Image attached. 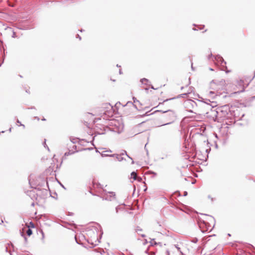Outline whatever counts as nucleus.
Wrapping results in <instances>:
<instances>
[{
    "mask_svg": "<svg viewBox=\"0 0 255 255\" xmlns=\"http://www.w3.org/2000/svg\"><path fill=\"white\" fill-rule=\"evenodd\" d=\"M214 94V92H212V91H210V95H212V94Z\"/></svg>",
    "mask_w": 255,
    "mask_h": 255,
    "instance_id": "obj_31",
    "label": "nucleus"
},
{
    "mask_svg": "<svg viewBox=\"0 0 255 255\" xmlns=\"http://www.w3.org/2000/svg\"><path fill=\"white\" fill-rule=\"evenodd\" d=\"M215 60L218 63V64H220L221 66L227 68L226 66V62L224 61L222 57L220 55H217L215 57Z\"/></svg>",
    "mask_w": 255,
    "mask_h": 255,
    "instance_id": "obj_4",
    "label": "nucleus"
},
{
    "mask_svg": "<svg viewBox=\"0 0 255 255\" xmlns=\"http://www.w3.org/2000/svg\"><path fill=\"white\" fill-rule=\"evenodd\" d=\"M77 38H79L80 40H81V39L80 36L79 34L77 35Z\"/></svg>",
    "mask_w": 255,
    "mask_h": 255,
    "instance_id": "obj_27",
    "label": "nucleus"
},
{
    "mask_svg": "<svg viewBox=\"0 0 255 255\" xmlns=\"http://www.w3.org/2000/svg\"><path fill=\"white\" fill-rule=\"evenodd\" d=\"M20 234H21V236L24 238L25 242L26 243L27 242V239L25 237V236L24 235L23 232H20Z\"/></svg>",
    "mask_w": 255,
    "mask_h": 255,
    "instance_id": "obj_14",
    "label": "nucleus"
},
{
    "mask_svg": "<svg viewBox=\"0 0 255 255\" xmlns=\"http://www.w3.org/2000/svg\"><path fill=\"white\" fill-rule=\"evenodd\" d=\"M34 203H32V206H34Z\"/></svg>",
    "mask_w": 255,
    "mask_h": 255,
    "instance_id": "obj_41",
    "label": "nucleus"
},
{
    "mask_svg": "<svg viewBox=\"0 0 255 255\" xmlns=\"http://www.w3.org/2000/svg\"><path fill=\"white\" fill-rule=\"evenodd\" d=\"M73 153H74V152H71L70 151L66 152L65 153V155L68 156V155L72 154Z\"/></svg>",
    "mask_w": 255,
    "mask_h": 255,
    "instance_id": "obj_17",
    "label": "nucleus"
},
{
    "mask_svg": "<svg viewBox=\"0 0 255 255\" xmlns=\"http://www.w3.org/2000/svg\"><path fill=\"white\" fill-rule=\"evenodd\" d=\"M198 241V239L197 238H195V239H193L192 240V242L194 243H197Z\"/></svg>",
    "mask_w": 255,
    "mask_h": 255,
    "instance_id": "obj_19",
    "label": "nucleus"
},
{
    "mask_svg": "<svg viewBox=\"0 0 255 255\" xmlns=\"http://www.w3.org/2000/svg\"><path fill=\"white\" fill-rule=\"evenodd\" d=\"M141 236H142V237H145V235L143 234V235H141Z\"/></svg>",
    "mask_w": 255,
    "mask_h": 255,
    "instance_id": "obj_36",
    "label": "nucleus"
},
{
    "mask_svg": "<svg viewBox=\"0 0 255 255\" xmlns=\"http://www.w3.org/2000/svg\"><path fill=\"white\" fill-rule=\"evenodd\" d=\"M200 228H201V225H200Z\"/></svg>",
    "mask_w": 255,
    "mask_h": 255,
    "instance_id": "obj_44",
    "label": "nucleus"
},
{
    "mask_svg": "<svg viewBox=\"0 0 255 255\" xmlns=\"http://www.w3.org/2000/svg\"><path fill=\"white\" fill-rule=\"evenodd\" d=\"M183 106L186 111L193 113V109L196 108L197 106L196 103L191 99L185 100L183 103Z\"/></svg>",
    "mask_w": 255,
    "mask_h": 255,
    "instance_id": "obj_1",
    "label": "nucleus"
},
{
    "mask_svg": "<svg viewBox=\"0 0 255 255\" xmlns=\"http://www.w3.org/2000/svg\"><path fill=\"white\" fill-rule=\"evenodd\" d=\"M172 123H173V122H169V123H166V124H162L161 125L157 126V127H161V126H165L170 125V124H172Z\"/></svg>",
    "mask_w": 255,
    "mask_h": 255,
    "instance_id": "obj_15",
    "label": "nucleus"
},
{
    "mask_svg": "<svg viewBox=\"0 0 255 255\" xmlns=\"http://www.w3.org/2000/svg\"><path fill=\"white\" fill-rule=\"evenodd\" d=\"M210 70L211 71L213 70L212 68H210Z\"/></svg>",
    "mask_w": 255,
    "mask_h": 255,
    "instance_id": "obj_43",
    "label": "nucleus"
},
{
    "mask_svg": "<svg viewBox=\"0 0 255 255\" xmlns=\"http://www.w3.org/2000/svg\"><path fill=\"white\" fill-rule=\"evenodd\" d=\"M131 177L133 178L134 180H136L137 177L136 173L134 171L132 172L131 173Z\"/></svg>",
    "mask_w": 255,
    "mask_h": 255,
    "instance_id": "obj_11",
    "label": "nucleus"
},
{
    "mask_svg": "<svg viewBox=\"0 0 255 255\" xmlns=\"http://www.w3.org/2000/svg\"><path fill=\"white\" fill-rule=\"evenodd\" d=\"M218 114V111H213V114L214 116L216 117V118L214 120L215 121H217V114Z\"/></svg>",
    "mask_w": 255,
    "mask_h": 255,
    "instance_id": "obj_12",
    "label": "nucleus"
},
{
    "mask_svg": "<svg viewBox=\"0 0 255 255\" xmlns=\"http://www.w3.org/2000/svg\"><path fill=\"white\" fill-rule=\"evenodd\" d=\"M42 120V121H45V119L44 118H43Z\"/></svg>",
    "mask_w": 255,
    "mask_h": 255,
    "instance_id": "obj_40",
    "label": "nucleus"
},
{
    "mask_svg": "<svg viewBox=\"0 0 255 255\" xmlns=\"http://www.w3.org/2000/svg\"><path fill=\"white\" fill-rule=\"evenodd\" d=\"M174 249H176L177 251L179 252V253L180 254V255H183V253H182V252L181 251V248L179 247V246L178 245H174L173 246H172L170 248V250L171 251H173V250Z\"/></svg>",
    "mask_w": 255,
    "mask_h": 255,
    "instance_id": "obj_5",
    "label": "nucleus"
},
{
    "mask_svg": "<svg viewBox=\"0 0 255 255\" xmlns=\"http://www.w3.org/2000/svg\"><path fill=\"white\" fill-rule=\"evenodd\" d=\"M140 81L142 84H144L145 85H148V83L149 82L148 80L147 79H145V78H143V79H141Z\"/></svg>",
    "mask_w": 255,
    "mask_h": 255,
    "instance_id": "obj_10",
    "label": "nucleus"
},
{
    "mask_svg": "<svg viewBox=\"0 0 255 255\" xmlns=\"http://www.w3.org/2000/svg\"><path fill=\"white\" fill-rule=\"evenodd\" d=\"M209 229L208 228H207L206 230H201V231H202V232H205L206 231H208L209 230Z\"/></svg>",
    "mask_w": 255,
    "mask_h": 255,
    "instance_id": "obj_25",
    "label": "nucleus"
},
{
    "mask_svg": "<svg viewBox=\"0 0 255 255\" xmlns=\"http://www.w3.org/2000/svg\"><path fill=\"white\" fill-rule=\"evenodd\" d=\"M165 255H170V251L168 250H167L165 252Z\"/></svg>",
    "mask_w": 255,
    "mask_h": 255,
    "instance_id": "obj_18",
    "label": "nucleus"
},
{
    "mask_svg": "<svg viewBox=\"0 0 255 255\" xmlns=\"http://www.w3.org/2000/svg\"><path fill=\"white\" fill-rule=\"evenodd\" d=\"M75 241H76V243H77V244H79V242H78V240H77V237H75Z\"/></svg>",
    "mask_w": 255,
    "mask_h": 255,
    "instance_id": "obj_28",
    "label": "nucleus"
},
{
    "mask_svg": "<svg viewBox=\"0 0 255 255\" xmlns=\"http://www.w3.org/2000/svg\"><path fill=\"white\" fill-rule=\"evenodd\" d=\"M119 73H120V74H121L122 73V70H120V71H119Z\"/></svg>",
    "mask_w": 255,
    "mask_h": 255,
    "instance_id": "obj_33",
    "label": "nucleus"
},
{
    "mask_svg": "<svg viewBox=\"0 0 255 255\" xmlns=\"http://www.w3.org/2000/svg\"><path fill=\"white\" fill-rule=\"evenodd\" d=\"M73 147H75L76 148V145H73Z\"/></svg>",
    "mask_w": 255,
    "mask_h": 255,
    "instance_id": "obj_39",
    "label": "nucleus"
},
{
    "mask_svg": "<svg viewBox=\"0 0 255 255\" xmlns=\"http://www.w3.org/2000/svg\"><path fill=\"white\" fill-rule=\"evenodd\" d=\"M16 122H17V123L20 124V126H23V127H24V125L21 124V123L20 122V121H19L18 120H17Z\"/></svg>",
    "mask_w": 255,
    "mask_h": 255,
    "instance_id": "obj_21",
    "label": "nucleus"
},
{
    "mask_svg": "<svg viewBox=\"0 0 255 255\" xmlns=\"http://www.w3.org/2000/svg\"><path fill=\"white\" fill-rule=\"evenodd\" d=\"M43 145L45 147H46L47 148V149L49 150V148L47 146V145L46 144V141L45 140L44 141V142L43 143Z\"/></svg>",
    "mask_w": 255,
    "mask_h": 255,
    "instance_id": "obj_20",
    "label": "nucleus"
},
{
    "mask_svg": "<svg viewBox=\"0 0 255 255\" xmlns=\"http://www.w3.org/2000/svg\"><path fill=\"white\" fill-rule=\"evenodd\" d=\"M145 253L146 254H147L149 255H154V254H155V253L153 252H150L149 253L148 252V249L146 250L145 251Z\"/></svg>",
    "mask_w": 255,
    "mask_h": 255,
    "instance_id": "obj_13",
    "label": "nucleus"
},
{
    "mask_svg": "<svg viewBox=\"0 0 255 255\" xmlns=\"http://www.w3.org/2000/svg\"><path fill=\"white\" fill-rule=\"evenodd\" d=\"M14 36H15V33H14V32H13V35H12V37H14Z\"/></svg>",
    "mask_w": 255,
    "mask_h": 255,
    "instance_id": "obj_34",
    "label": "nucleus"
},
{
    "mask_svg": "<svg viewBox=\"0 0 255 255\" xmlns=\"http://www.w3.org/2000/svg\"><path fill=\"white\" fill-rule=\"evenodd\" d=\"M212 56V54H211V55L209 56V58H210V56Z\"/></svg>",
    "mask_w": 255,
    "mask_h": 255,
    "instance_id": "obj_35",
    "label": "nucleus"
},
{
    "mask_svg": "<svg viewBox=\"0 0 255 255\" xmlns=\"http://www.w3.org/2000/svg\"><path fill=\"white\" fill-rule=\"evenodd\" d=\"M208 102H210V101L209 100H206V101H205L204 103L208 104Z\"/></svg>",
    "mask_w": 255,
    "mask_h": 255,
    "instance_id": "obj_26",
    "label": "nucleus"
},
{
    "mask_svg": "<svg viewBox=\"0 0 255 255\" xmlns=\"http://www.w3.org/2000/svg\"><path fill=\"white\" fill-rule=\"evenodd\" d=\"M111 150H106L104 151L102 153V156H110L111 155L108 154V152H111Z\"/></svg>",
    "mask_w": 255,
    "mask_h": 255,
    "instance_id": "obj_8",
    "label": "nucleus"
},
{
    "mask_svg": "<svg viewBox=\"0 0 255 255\" xmlns=\"http://www.w3.org/2000/svg\"><path fill=\"white\" fill-rule=\"evenodd\" d=\"M187 195V192L186 191H185V192H184V196H186Z\"/></svg>",
    "mask_w": 255,
    "mask_h": 255,
    "instance_id": "obj_30",
    "label": "nucleus"
},
{
    "mask_svg": "<svg viewBox=\"0 0 255 255\" xmlns=\"http://www.w3.org/2000/svg\"><path fill=\"white\" fill-rule=\"evenodd\" d=\"M11 128H10L9 129V131H11Z\"/></svg>",
    "mask_w": 255,
    "mask_h": 255,
    "instance_id": "obj_37",
    "label": "nucleus"
},
{
    "mask_svg": "<svg viewBox=\"0 0 255 255\" xmlns=\"http://www.w3.org/2000/svg\"><path fill=\"white\" fill-rule=\"evenodd\" d=\"M172 130L171 128H164L162 129V131L166 134H169Z\"/></svg>",
    "mask_w": 255,
    "mask_h": 255,
    "instance_id": "obj_6",
    "label": "nucleus"
},
{
    "mask_svg": "<svg viewBox=\"0 0 255 255\" xmlns=\"http://www.w3.org/2000/svg\"><path fill=\"white\" fill-rule=\"evenodd\" d=\"M116 194L113 192H108L103 195V198L106 200L112 201L115 199Z\"/></svg>",
    "mask_w": 255,
    "mask_h": 255,
    "instance_id": "obj_3",
    "label": "nucleus"
},
{
    "mask_svg": "<svg viewBox=\"0 0 255 255\" xmlns=\"http://www.w3.org/2000/svg\"><path fill=\"white\" fill-rule=\"evenodd\" d=\"M76 139H73L72 140L71 139V141L73 143H75L76 142Z\"/></svg>",
    "mask_w": 255,
    "mask_h": 255,
    "instance_id": "obj_24",
    "label": "nucleus"
},
{
    "mask_svg": "<svg viewBox=\"0 0 255 255\" xmlns=\"http://www.w3.org/2000/svg\"><path fill=\"white\" fill-rule=\"evenodd\" d=\"M203 224L206 225V223L205 222H203Z\"/></svg>",
    "mask_w": 255,
    "mask_h": 255,
    "instance_id": "obj_42",
    "label": "nucleus"
},
{
    "mask_svg": "<svg viewBox=\"0 0 255 255\" xmlns=\"http://www.w3.org/2000/svg\"><path fill=\"white\" fill-rule=\"evenodd\" d=\"M127 156L128 158L131 160V164H134V161L132 158L130 157L127 153L126 150H123L122 153L120 154H113L110 155V157H115L117 160L119 161H122L123 160L125 159V156Z\"/></svg>",
    "mask_w": 255,
    "mask_h": 255,
    "instance_id": "obj_2",
    "label": "nucleus"
},
{
    "mask_svg": "<svg viewBox=\"0 0 255 255\" xmlns=\"http://www.w3.org/2000/svg\"><path fill=\"white\" fill-rule=\"evenodd\" d=\"M150 245L151 246H153V245H155L157 244V243H156V242L154 241V239H152L150 242Z\"/></svg>",
    "mask_w": 255,
    "mask_h": 255,
    "instance_id": "obj_16",
    "label": "nucleus"
},
{
    "mask_svg": "<svg viewBox=\"0 0 255 255\" xmlns=\"http://www.w3.org/2000/svg\"><path fill=\"white\" fill-rule=\"evenodd\" d=\"M141 231V229H140L139 227H137L136 229V232H138V231Z\"/></svg>",
    "mask_w": 255,
    "mask_h": 255,
    "instance_id": "obj_23",
    "label": "nucleus"
},
{
    "mask_svg": "<svg viewBox=\"0 0 255 255\" xmlns=\"http://www.w3.org/2000/svg\"><path fill=\"white\" fill-rule=\"evenodd\" d=\"M189 94H190V92H188L187 93H184V94H180L178 96H177V98H185V97H186Z\"/></svg>",
    "mask_w": 255,
    "mask_h": 255,
    "instance_id": "obj_9",
    "label": "nucleus"
},
{
    "mask_svg": "<svg viewBox=\"0 0 255 255\" xmlns=\"http://www.w3.org/2000/svg\"><path fill=\"white\" fill-rule=\"evenodd\" d=\"M170 115L174 117V113L172 112H170Z\"/></svg>",
    "mask_w": 255,
    "mask_h": 255,
    "instance_id": "obj_29",
    "label": "nucleus"
},
{
    "mask_svg": "<svg viewBox=\"0 0 255 255\" xmlns=\"http://www.w3.org/2000/svg\"><path fill=\"white\" fill-rule=\"evenodd\" d=\"M24 230H25V232L27 236H30L32 234V230L30 228H25L22 229L23 231H24Z\"/></svg>",
    "mask_w": 255,
    "mask_h": 255,
    "instance_id": "obj_7",
    "label": "nucleus"
},
{
    "mask_svg": "<svg viewBox=\"0 0 255 255\" xmlns=\"http://www.w3.org/2000/svg\"><path fill=\"white\" fill-rule=\"evenodd\" d=\"M31 226H32V227H34V224L32 223H30Z\"/></svg>",
    "mask_w": 255,
    "mask_h": 255,
    "instance_id": "obj_32",
    "label": "nucleus"
},
{
    "mask_svg": "<svg viewBox=\"0 0 255 255\" xmlns=\"http://www.w3.org/2000/svg\"><path fill=\"white\" fill-rule=\"evenodd\" d=\"M191 68H192V69L193 70L194 69L193 67V66H192V65L191 66Z\"/></svg>",
    "mask_w": 255,
    "mask_h": 255,
    "instance_id": "obj_38",
    "label": "nucleus"
},
{
    "mask_svg": "<svg viewBox=\"0 0 255 255\" xmlns=\"http://www.w3.org/2000/svg\"><path fill=\"white\" fill-rule=\"evenodd\" d=\"M220 83L222 85H224L225 84V82L224 80H222L220 81Z\"/></svg>",
    "mask_w": 255,
    "mask_h": 255,
    "instance_id": "obj_22",
    "label": "nucleus"
}]
</instances>
